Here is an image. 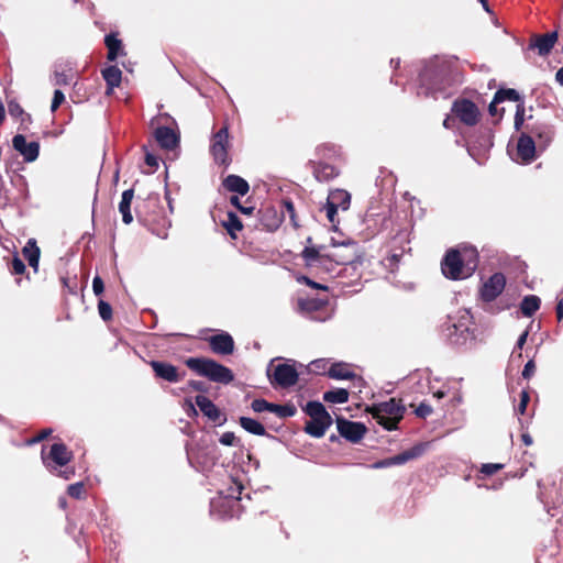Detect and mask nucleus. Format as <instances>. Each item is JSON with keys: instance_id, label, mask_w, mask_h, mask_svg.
Returning a JSON list of instances; mask_svg holds the SVG:
<instances>
[{"instance_id": "8fccbe9b", "label": "nucleus", "mask_w": 563, "mask_h": 563, "mask_svg": "<svg viewBox=\"0 0 563 563\" xmlns=\"http://www.w3.org/2000/svg\"><path fill=\"white\" fill-rule=\"evenodd\" d=\"M219 441L221 444H223L225 446H233L239 443V439L231 431H227V432L222 433Z\"/></svg>"}, {"instance_id": "79ce46f5", "label": "nucleus", "mask_w": 563, "mask_h": 563, "mask_svg": "<svg viewBox=\"0 0 563 563\" xmlns=\"http://www.w3.org/2000/svg\"><path fill=\"white\" fill-rule=\"evenodd\" d=\"M150 124H151V128L154 131H156V129L159 125L168 126V128H172V129H175L177 126L175 119L172 115H169L168 113H159V114H157L156 117H154L151 120Z\"/></svg>"}, {"instance_id": "c9c22d12", "label": "nucleus", "mask_w": 563, "mask_h": 563, "mask_svg": "<svg viewBox=\"0 0 563 563\" xmlns=\"http://www.w3.org/2000/svg\"><path fill=\"white\" fill-rule=\"evenodd\" d=\"M106 46L108 48V59L113 62L117 59L119 54L122 52V42L114 34H108L104 38Z\"/></svg>"}, {"instance_id": "13d9d810", "label": "nucleus", "mask_w": 563, "mask_h": 563, "mask_svg": "<svg viewBox=\"0 0 563 563\" xmlns=\"http://www.w3.org/2000/svg\"><path fill=\"white\" fill-rule=\"evenodd\" d=\"M536 372V363L533 360H529L522 371V377L525 379H529L534 375Z\"/></svg>"}, {"instance_id": "ea45409f", "label": "nucleus", "mask_w": 563, "mask_h": 563, "mask_svg": "<svg viewBox=\"0 0 563 563\" xmlns=\"http://www.w3.org/2000/svg\"><path fill=\"white\" fill-rule=\"evenodd\" d=\"M280 210H284V216L288 214L291 225L295 229L300 228L299 219L294 202L289 198H284L280 201Z\"/></svg>"}, {"instance_id": "69168bd1", "label": "nucleus", "mask_w": 563, "mask_h": 563, "mask_svg": "<svg viewBox=\"0 0 563 563\" xmlns=\"http://www.w3.org/2000/svg\"><path fill=\"white\" fill-rule=\"evenodd\" d=\"M145 163H146V165H148L150 167H153V168H156L158 166L156 156H154L151 153H146Z\"/></svg>"}, {"instance_id": "f704fd0d", "label": "nucleus", "mask_w": 563, "mask_h": 563, "mask_svg": "<svg viewBox=\"0 0 563 563\" xmlns=\"http://www.w3.org/2000/svg\"><path fill=\"white\" fill-rule=\"evenodd\" d=\"M239 423L245 431H247L251 434L260 437L266 435V430L264 426L253 418L240 417Z\"/></svg>"}, {"instance_id": "e433bc0d", "label": "nucleus", "mask_w": 563, "mask_h": 563, "mask_svg": "<svg viewBox=\"0 0 563 563\" xmlns=\"http://www.w3.org/2000/svg\"><path fill=\"white\" fill-rule=\"evenodd\" d=\"M541 300L538 296L529 295L526 296L521 303H520V310L523 316L526 317H532L537 310L540 308Z\"/></svg>"}, {"instance_id": "7c9ffc66", "label": "nucleus", "mask_w": 563, "mask_h": 563, "mask_svg": "<svg viewBox=\"0 0 563 563\" xmlns=\"http://www.w3.org/2000/svg\"><path fill=\"white\" fill-rule=\"evenodd\" d=\"M328 375L333 379H354L357 375L350 369V365L343 362L334 363L330 366Z\"/></svg>"}, {"instance_id": "a878e982", "label": "nucleus", "mask_w": 563, "mask_h": 563, "mask_svg": "<svg viewBox=\"0 0 563 563\" xmlns=\"http://www.w3.org/2000/svg\"><path fill=\"white\" fill-rule=\"evenodd\" d=\"M22 255L36 273L38 271L41 249L38 247L35 239L31 238L27 240L26 244L22 249Z\"/></svg>"}, {"instance_id": "3c124183", "label": "nucleus", "mask_w": 563, "mask_h": 563, "mask_svg": "<svg viewBox=\"0 0 563 563\" xmlns=\"http://www.w3.org/2000/svg\"><path fill=\"white\" fill-rule=\"evenodd\" d=\"M415 413L417 417L426 419L432 413V407L427 402H420V405L416 408Z\"/></svg>"}, {"instance_id": "6e6552de", "label": "nucleus", "mask_w": 563, "mask_h": 563, "mask_svg": "<svg viewBox=\"0 0 563 563\" xmlns=\"http://www.w3.org/2000/svg\"><path fill=\"white\" fill-rule=\"evenodd\" d=\"M441 269L443 275L452 280L467 278L463 267V255L460 251L451 249L449 250L442 262Z\"/></svg>"}, {"instance_id": "423d86ee", "label": "nucleus", "mask_w": 563, "mask_h": 563, "mask_svg": "<svg viewBox=\"0 0 563 563\" xmlns=\"http://www.w3.org/2000/svg\"><path fill=\"white\" fill-rule=\"evenodd\" d=\"M229 146V128L225 124L217 133L213 134L210 146V152L214 162L224 166L225 168L232 162L228 153Z\"/></svg>"}, {"instance_id": "5701e85b", "label": "nucleus", "mask_w": 563, "mask_h": 563, "mask_svg": "<svg viewBox=\"0 0 563 563\" xmlns=\"http://www.w3.org/2000/svg\"><path fill=\"white\" fill-rule=\"evenodd\" d=\"M196 405L199 407L200 411L208 417L213 422H220V418L222 417L219 408L206 396L197 395L195 398Z\"/></svg>"}, {"instance_id": "cd10ccee", "label": "nucleus", "mask_w": 563, "mask_h": 563, "mask_svg": "<svg viewBox=\"0 0 563 563\" xmlns=\"http://www.w3.org/2000/svg\"><path fill=\"white\" fill-rule=\"evenodd\" d=\"M76 78V73L68 63L58 64L54 70V84L55 85H70Z\"/></svg>"}, {"instance_id": "e2e57ef3", "label": "nucleus", "mask_w": 563, "mask_h": 563, "mask_svg": "<svg viewBox=\"0 0 563 563\" xmlns=\"http://www.w3.org/2000/svg\"><path fill=\"white\" fill-rule=\"evenodd\" d=\"M9 113L16 119H21L23 115H25L30 120V114L26 113L23 108H9Z\"/></svg>"}, {"instance_id": "603ef678", "label": "nucleus", "mask_w": 563, "mask_h": 563, "mask_svg": "<svg viewBox=\"0 0 563 563\" xmlns=\"http://www.w3.org/2000/svg\"><path fill=\"white\" fill-rule=\"evenodd\" d=\"M529 401H530L529 393L527 390H522L520 393V401L517 407L518 413L523 415L526 412Z\"/></svg>"}, {"instance_id": "774afa93", "label": "nucleus", "mask_w": 563, "mask_h": 563, "mask_svg": "<svg viewBox=\"0 0 563 563\" xmlns=\"http://www.w3.org/2000/svg\"><path fill=\"white\" fill-rule=\"evenodd\" d=\"M556 318L559 322H563V299H559L556 303Z\"/></svg>"}, {"instance_id": "aec40b11", "label": "nucleus", "mask_w": 563, "mask_h": 563, "mask_svg": "<svg viewBox=\"0 0 563 563\" xmlns=\"http://www.w3.org/2000/svg\"><path fill=\"white\" fill-rule=\"evenodd\" d=\"M420 453H421V449L419 446H413V448L406 450L397 455L375 462L373 467L374 468H384V467H389L393 465H401L412 459L418 457L420 455Z\"/></svg>"}, {"instance_id": "0e129e2a", "label": "nucleus", "mask_w": 563, "mask_h": 563, "mask_svg": "<svg viewBox=\"0 0 563 563\" xmlns=\"http://www.w3.org/2000/svg\"><path fill=\"white\" fill-rule=\"evenodd\" d=\"M301 279L305 282L306 285L312 287V288H316V289H323V290H327L328 287L324 286V285H321L319 283H316L313 280H311L310 278L306 277V276H302Z\"/></svg>"}, {"instance_id": "bb28decb", "label": "nucleus", "mask_w": 563, "mask_h": 563, "mask_svg": "<svg viewBox=\"0 0 563 563\" xmlns=\"http://www.w3.org/2000/svg\"><path fill=\"white\" fill-rule=\"evenodd\" d=\"M312 173L314 178L320 181H330L339 175V170L328 163H312Z\"/></svg>"}, {"instance_id": "37998d69", "label": "nucleus", "mask_w": 563, "mask_h": 563, "mask_svg": "<svg viewBox=\"0 0 563 563\" xmlns=\"http://www.w3.org/2000/svg\"><path fill=\"white\" fill-rule=\"evenodd\" d=\"M9 271L13 275H23L26 271L25 264L15 253L11 262L8 264Z\"/></svg>"}, {"instance_id": "4d7b16f0", "label": "nucleus", "mask_w": 563, "mask_h": 563, "mask_svg": "<svg viewBox=\"0 0 563 563\" xmlns=\"http://www.w3.org/2000/svg\"><path fill=\"white\" fill-rule=\"evenodd\" d=\"M187 386L188 388L192 389V390H196V391H199V393H207L208 391V387H207V384L205 382H201V380H189L187 383Z\"/></svg>"}, {"instance_id": "5fc2aeb1", "label": "nucleus", "mask_w": 563, "mask_h": 563, "mask_svg": "<svg viewBox=\"0 0 563 563\" xmlns=\"http://www.w3.org/2000/svg\"><path fill=\"white\" fill-rule=\"evenodd\" d=\"M338 209H339V207H336L335 205H333L327 200V203H325L327 218L332 224L335 223V218L338 216Z\"/></svg>"}, {"instance_id": "f03ea898", "label": "nucleus", "mask_w": 563, "mask_h": 563, "mask_svg": "<svg viewBox=\"0 0 563 563\" xmlns=\"http://www.w3.org/2000/svg\"><path fill=\"white\" fill-rule=\"evenodd\" d=\"M185 364L188 368L198 375L203 376L214 383L227 385L232 383L234 379L233 372L229 367L216 362L212 358L188 357L185 361Z\"/></svg>"}, {"instance_id": "0eeeda50", "label": "nucleus", "mask_w": 563, "mask_h": 563, "mask_svg": "<svg viewBox=\"0 0 563 563\" xmlns=\"http://www.w3.org/2000/svg\"><path fill=\"white\" fill-rule=\"evenodd\" d=\"M528 122L525 125V132L537 137L540 147H547L553 140L554 129L545 121L536 119L532 114H528Z\"/></svg>"}, {"instance_id": "9b49d317", "label": "nucleus", "mask_w": 563, "mask_h": 563, "mask_svg": "<svg viewBox=\"0 0 563 563\" xmlns=\"http://www.w3.org/2000/svg\"><path fill=\"white\" fill-rule=\"evenodd\" d=\"M148 364L156 378L168 383H178L183 380L186 375L185 371H179L177 366L168 362L153 360Z\"/></svg>"}, {"instance_id": "b1692460", "label": "nucleus", "mask_w": 563, "mask_h": 563, "mask_svg": "<svg viewBox=\"0 0 563 563\" xmlns=\"http://www.w3.org/2000/svg\"><path fill=\"white\" fill-rule=\"evenodd\" d=\"M328 305L327 299L320 298H298L297 310L301 314L310 316L313 312L324 309Z\"/></svg>"}, {"instance_id": "f8f14e48", "label": "nucleus", "mask_w": 563, "mask_h": 563, "mask_svg": "<svg viewBox=\"0 0 563 563\" xmlns=\"http://www.w3.org/2000/svg\"><path fill=\"white\" fill-rule=\"evenodd\" d=\"M506 277L503 273L493 274L481 288V298L485 302L494 301L505 289Z\"/></svg>"}, {"instance_id": "2eb2a0df", "label": "nucleus", "mask_w": 563, "mask_h": 563, "mask_svg": "<svg viewBox=\"0 0 563 563\" xmlns=\"http://www.w3.org/2000/svg\"><path fill=\"white\" fill-rule=\"evenodd\" d=\"M13 148L23 156L24 162L32 163L40 155V143L36 141L26 142L22 134H16L12 139Z\"/></svg>"}, {"instance_id": "473e14b6", "label": "nucleus", "mask_w": 563, "mask_h": 563, "mask_svg": "<svg viewBox=\"0 0 563 563\" xmlns=\"http://www.w3.org/2000/svg\"><path fill=\"white\" fill-rule=\"evenodd\" d=\"M461 254L463 255V267L465 275L470 277L477 268L478 253L475 249H464Z\"/></svg>"}, {"instance_id": "f257e3e1", "label": "nucleus", "mask_w": 563, "mask_h": 563, "mask_svg": "<svg viewBox=\"0 0 563 563\" xmlns=\"http://www.w3.org/2000/svg\"><path fill=\"white\" fill-rule=\"evenodd\" d=\"M461 81L457 60L435 56L424 62L415 89L423 101H440L445 100L452 93V88Z\"/></svg>"}, {"instance_id": "49530a36", "label": "nucleus", "mask_w": 563, "mask_h": 563, "mask_svg": "<svg viewBox=\"0 0 563 563\" xmlns=\"http://www.w3.org/2000/svg\"><path fill=\"white\" fill-rule=\"evenodd\" d=\"M98 311L103 321H109L112 319V307L107 301H98Z\"/></svg>"}, {"instance_id": "4c0bfd02", "label": "nucleus", "mask_w": 563, "mask_h": 563, "mask_svg": "<svg viewBox=\"0 0 563 563\" xmlns=\"http://www.w3.org/2000/svg\"><path fill=\"white\" fill-rule=\"evenodd\" d=\"M103 79L110 88L118 87L121 82L122 71L118 66H109L102 70Z\"/></svg>"}, {"instance_id": "c756f323", "label": "nucleus", "mask_w": 563, "mask_h": 563, "mask_svg": "<svg viewBox=\"0 0 563 563\" xmlns=\"http://www.w3.org/2000/svg\"><path fill=\"white\" fill-rule=\"evenodd\" d=\"M452 112L462 123L468 126L475 125L479 121V108H452Z\"/></svg>"}, {"instance_id": "9d476101", "label": "nucleus", "mask_w": 563, "mask_h": 563, "mask_svg": "<svg viewBox=\"0 0 563 563\" xmlns=\"http://www.w3.org/2000/svg\"><path fill=\"white\" fill-rule=\"evenodd\" d=\"M327 256L330 272L334 268V265L352 264L355 258V244L342 243L333 245L332 250L327 253Z\"/></svg>"}, {"instance_id": "680f3d73", "label": "nucleus", "mask_w": 563, "mask_h": 563, "mask_svg": "<svg viewBox=\"0 0 563 563\" xmlns=\"http://www.w3.org/2000/svg\"><path fill=\"white\" fill-rule=\"evenodd\" d=\"M489 114L496 118L494 124H497L504 115L505 108H488Z\"/></svg>"}, {"instance_id": "c85d7f7f", "label": "nucleus", "mask_w": 563, "mask_h": 563, "mask_svg": "<svg viewBox=\"0 0 563 563\" xmlns=\"http://www.w3.org/2000/svg\"><path fill=\"white\" fill-rule=\"evenodd\" d=\"M222 227L227 230L232 240L238 239V232L242 231L243 223L238 214L233 211H228L225 218L221 220Z\"/></svg>"}, {"instance_id": "39448f33", "label": "nucleus", "mask_w": 563, "mask_h": 563, "mask_svg": "<svg viewBox=\"0 0 563 563\" xmlns=\"http://www.w3.org/2000/svg\"><path fill=\"white\" fill-rule=\"evenodd\" d=\"M503 102H514L522 106L525 100L516 89L500 88L488 103L482 93H477L474 98H456L451 106H497Z\"/></svg>"}, {"instance_id": "dca6fc26", "label": "nucleus", "mask_w": 563, "mask_h": 563, "mask_svg": "<svg viewBox=\"0 0 563 563\" xmlns=\"http://www.w3.org/2000/svg\"><path fill=\"white\" fill-rule=\"evenodd\" d=\"M536 159V143L531 135L521 133L517 141L516 161L521 164H530Z\"/></svg>"}, {"instance_id": "09e8293b", "label": "nucleus", "mask_w": 563, "mask_h": 563, "mask_svg": "<svg viewBox=\"0 0 563 563\" xmlns=\"http://www.w3.org/2000/svg\"><path fill=\"white\" fill-rule=\"evenodd\" d=\"M271 404L269 401H267L266 399H263V398H257V399H254L251 404V408L253 409V411L255 412H264V411H269V408H271Z\"/></svg>"}, {"instance_id": "7ed1b4c3", "label": "nucleus", "mask_w": 563, "mask_h": 563, "mask_svg": "<svg viewBox=\"0 0 563 563\" xmlns=\"http://www.w3.org/2000/svg\"><path fill=\"white\" fill-rule=\"evenodd\" d=\"M366 411L371 413L384 429L391 431L398 428V423L402 420L406 408L400 399L390 398L384 402L373 404L366 408Z\"/></svg>"}, {"instance_id": "2f4dec72", "label": "nucleus", "mask_w": 563, "mask_h": 563, "mask_svg": "<svg viewBox=\"0 0 563 563\" xmlns=\"http://www.w3.org/2000/svg\"><path fill=\"white\" fill-rule=\"evenodd\" d=\"M134 197L133 189H126L122 192V198L119 203V211L122 214V220L125 224H130L133 221V216L131 213V202Z\"/></svg>"}, {"instance_id": "f3484780", "label": "nucleus", "mask_w": 563, "mask_h": 563, "mask_svg": "<svg viewBox=\"0 0 563 563\" xmlns=\"http://www.w3.org/2000/svg\"><path fill=\"white\" fill-rule=\"evenodd\" d=\"M322 249L323 246H306L301 252V257L307 267L324 268L330 272V267L328 266V256L327 253H321Z\"/></svg>"}, {"instance_id": "338daca9", "label": "nucleus", "mask_w": 563, "mask_h": 563, "mask_svg": "<svg viewBox=\"0 0 563 563\" xmlns=\"http://www.w3.org/2000/svg\"><path fill=\"white\" fill-rule=\"evenodd\" d=\"M456 120H457V117H455V114L452 112L451 115H448L444 119V121H443L444 128L452 129L454 126V123H455Z\"/></svg>"}, {"instance_id": "de8ad7c7", "label": "nucleus", "mask_w": 563, "mask_h": 563, "mask_svg": "<svg viewBox=\"0 0 563 563\" xmlns=\"http://www.w3.org/2000/svg\"><path fill=\"white\" fill-rule=\"evenodd\" d=\"M528 115L526 114V108H517L516 114H515V129L517 131L523 129L525 125L528 122Z\"/></svg>"}, {"instance_id": "bf43d9fd", "label": "nucleus", "mask_w": 563, "mask_h": 563, "mask_svg": "<svg viewBox=\"0 0 563 563\" xmlns=\"http://www.w3.org/2000/svg\"><path fill=\"white\" fill-rule=\"evenodd\" d=\"M64 101V92L60 89H55L51 106H60Z\"/></svg>"}, {"instance_id": "20e7f679", "label": "nucleus", "mask_w": 563, "mask_h": 563, "mask_svg": "<svg viewBox=\"0 0 563 563\" xmlns=\"http://www.w3.org/2000/svg\"><path fill=\"white\" fill-rule=\"evenodd\" d=\"M303 411L310 417L303 431L313 438H322L333 422L325 407L319 401H308Z\"/></svg>"}, {"instance_id": "58836bf2", "label": "nucleus", "mask_w": 563, "mask_h": 563, "mask_svg": "<svg viewBox=\"0 0 563 563\" xmlns=\"http://www.w3.org/2000/svg\"><path fill=\"white\" fill-rule=\"evenodd\" d=\"M323 400L331 404H344L349 400V391L344 388H335L323 394Z\"/></svg>"}, {"instance_id": "a211bd4d", "label": "nucleus", "mask_w": 563, "mask_h": 563, "mask_svg": "<svg viewBox=\"0 0 563 563\" xmlns=\"http://www.w3.org/2000/svg\"><path fill=\"white\" fill-rule=\"evenodd\" d=\"M210 350L214 354L230 355L233 353L235 344L233 338L228 332H221L207 339Z\"/></svg>"}, {"instance_id": "c03bdc74", "label": "nucleus", "mask_w": 563, "mask_h": 563, "mask_svg": "<svg viewBox=\"0 0 563 563\" xmlns=\"http://www.w3.org/2000/svg\"><path fill=\"white\" fill-rule=\"evenodd\" d=\"M67 494L75 499H81L85 497L86 489L82 482L71 484L67 488Z\"/></svg>"}, {"instance_id": "a18cd8bd", "label": "nucleus", "mask_w": 563, "mask_h": 563, "mask_svg": "<svg viewBox=\"0 0 563 563\" xmlns=\"http://www.w3.org/2000/svg\"><path fill=\"white\" fill-rule=\"evenodd\" d=\"M505 467L501 463H485L482 464L479 472L485 476H492Z\"/></svg>"}, {"instance_id": "4468645a", "label": "nucleus", "mask_w": 563, "mask_h": 563, "mask_svg": "<svg viewBox=\"0 0 563 563\" xmlns=\"http://www.w3.org/2000/svg\"><path fill=\"white\" fill-rule=\"evenodd\" d=\"M271 382L273 385L283 388L291 387L298 382V372L292 365L278 364L274 369Z\"/></svg>"}, {"instance_id": "ddd939ff", "label": "nucleus", "mask_w": 563, "mask_h": 563, "mask_svg": "<svg viewBox=\"0 0 563 563\" xmlns=\"http://www.w3.org/2000/svg\"><path fill=\"white\" fill-rule=\"evenodd\" d=\"M258 221L264 230L274 232L284 221V210L275 206H265L258 210Z\"/></svg>"}, {"instance_id": "393cba45", "label": "nucleus", "mask_w": 563, "mask_h": 563, "mask_svg": "<svg viewBox=\"0 0 563 563\" xmlns=\"http://www.w3.org/2000/svg\"><path fill=\"white\" fill-rule=\"evenodd\" d=\"M222 186L230 192L245 196L250 191L249 183L241 176L231 174L222 180Z\"/></svg>"}, {"instance_id": "052dcab7", "label": "nucleus", "mask_w": 563, "mask_h": 563, "mask_svg": "<svg viewBox=\"0 0 563 563\" xmlns=\"http://www.w3.org/2000/svg\"><path fill=\"white\" fill-rule=\"evenodd\" d=\"M230 490L231 493L229 494V496L240 500V495L242 494L243 485L241 483L234 482V486L230 487Z\"/></svg>"}, {"instance_id": "a19ab883", "label": "nucleus", "mask_w": 563, "mask_h": 563, "mask_svg": "<svg viewBox=\"0 0 563 563\" xmlns=\"http://www.w3.org/2000/svg\"><path fill=\"white\" fill-rule=\"evenodd\" d=\"M269 412H273L276 416H278L279 418L284 419V418L294 417L297 412V409H296L295 405L290 404V402L284 404V405H278V404L272 402Z\"/></svg>"}, {"instance_id": "72a5a7b5", "label": "nucleus", "mask_w": 563, "mask_h": 563, "mask_svg": "<svg viewBox=\"0 0 563 563\" xmlns=\"http://www.w3.org/2000/svg\"><path fill=\"white\" fill-rule=\"evenodd\" d=\"M327 200L346 210L350 207L351 195L344 189H334L330 191Z\"/></svg>"}, {"instance_id": "6ab92c4d", "label": "nucleus", "mask_w": 563, "mask_h": 563, "mask_svg": "<svg viewBox=\"0 0 563 563\" xmlns=\"http://www.w3.org/2000/svg\"><path fill=\"white\" fill-rule=\"evenodd\" d=\"M558 41V32H549L542 35H536L531 38L528 48L537 51L540 56L550 54Z\"/></svg>"}, {"instance_id": "4be33fe9", "label": "nucleus", "mask_w": 563, "mask_h": 563, "mask_svg": "<svg viewBox=\"0 0 563 563\" xmlns=\"http://www.w3.org/2000/svg\"><path fill=\"white\" fill-rule=\"evenodd\" d=\"M74 457V454L68 448L62 443H54L51 446V450L48 452V455L46 459H43L44 462L46 460L53 462L56 466L63 467L66 466Z\"/></svg>"}, {"instance_id": "412c9836", "label": "nucleus", "mask_w": 563, "mask_h": 563, "mask_svg": "<svg viewBox=\"0 0 563 563\" xmlns=\"http://www.w3.org/2000/svg\"><path fill=\"white\" fill-rule=\"evenodd\" d=\"M154 137L158 145L164 150H174L179 144V135L175 132V129L159 125L154 131Z\"/></svg>"}, {"instance_id": "6e6d98bb", "label": "nucleus", "mask_w": 563, "mask_h": 563, "mask_svg": "<svg viewBox=\"0 0 563 563\" xmlns=\"http://www.w3.org/2000/svg\"><path fill=\"white\" fill-rule=\"evenodd\" d=\"M92 290L96 296H101L104 291V283L98 275L92 279Z\"/></svg>"}, {"instance_id": "864d4df0", "label": "nucleus", "mask_w": 563, "mask_h": 563, "mask_svg": "<svg viewBox=\"0 0 563 563\" xmlns=\"http://www.w3.org/2000/svg\"><path fill=\"white\" fill-rule=\"evenodd\" d=\"M53 430L49 428L41 430L35 437L27 440V444L32 445L47 439L52 434Z\"/></svg>"}, {"instance_id": "1a4fd4ad", "label": "nucleus", "mask_w": 563, "mask_h": 563, "mask_svg": "<svg viewBox=\"0 0 563 563\" xmlns=\"http://www.w3.org/2000/svg\"><path fill=\"white\" fill-rule=\"evenodd\" d=\"M335 422L339 434L351 443H358L367 432L364 423L350 421L344 417H336Z\"/></svg>"}]
</instances>
